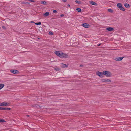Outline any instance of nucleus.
<instances>
[{
	"label": "nucleus",
	"instance_id": "nucleus-36",
	"mask_svg": "<svg viewBox=\"0 0 131 131\" xmlns=\"http://www.w3.org/2000/svg\"><path fill=\"white\" fill-rule=\"evenodd\" d=\"M27 116H28V117H29V115H27Z\"/></svg>",
	"mask_w": 131,
	"mask_h": 131
},
{
	"label": "nucleus",
	"instance_id": "nucleus-27",
	"mask_svg": "<svg viewBox=\"0 0 131 131\" xmlns=\"http://www.w3.org/2000/svg\"><path fill=\"white\" fill-rule=\"evenodd\" d=\"M2 28L4 29H6V28L4 26H2Z\"/></svg>",
	"mask_w": 131,
	"mask_h": 131
},
{
	"label": "nucleus",
	"instance_id": "nucleus-3",
	"mask_svg": "<svg viewBox=\"0 0 131 131\" xmlns=\"http://www.w3.org/2000/svg\"><path fill=\"white\" fill-rule=\"evenodd\" d=\"M117 7L121 10L123 11L125 10V9L123 7H122V4L121 3H118L117 5Z\"/></svg>",
	"mask_w": 131,
	"mask_h": 131
},
{
	"label": "nucleus",
	"instance_id": "nucleus-23",
	"mask_svg": "<svg viewBox=\"0 0 131 131\" xmlns=\"http://www.w3.org/2000/svg\"><path fill=\"white\" fill-rule=\"evenodd\" d=\"M55 69L57 71H59L60 70V69L59 68H55Z\"/></svg>",
	"mask_w": 131,
	"mask_h": 131
},
{
	"label": "nucleus",
	"instance_id": "nucleus-17",
	"mask_svg": "<svg viewBox=\"0 0 131 131\" xmlns=\"http://www.w3.org/2000/svg\"><path fill=\"white\" fill-rule=\"evenodd\" d=\"M75 2L79 4H81V1L77 0L75 1Z\"/></svg>",
	"mask_w": 131,
	"mask_h": 131
},
{
	"label": "nucleus",
	"instance_id": "nucleus-1",
	"mask_svg": "<svg viewBox=\"0 0 131 131\" xmlns=\"http://www.w3.org/2000/svg\"><path fill=\"white\" fill-rule=\"evenodd\" d=\"M54 53L56 55L61 58H67L68 56L67 54L63 53L62 51H56Z\"/></svg>",
	"mask_w": 131,
	"mask_h": 131
},
{
	"label": "nucleus",
	"instance_id": "nucleus-21",
	"mask_svg": "<svg viewBox=\"0 0 131 131\" xmlns=\"http://www.w3.org/2000/svg\"><path fill=\"white\" fill-rule=\"evenodd\" d=\"M76 10L79 12H80L81 11V9L80 8H77Z\"/></svg>",
	"mask_w": 131,
	"mask_h": 131
},
{
	"label": "nucleus",
	"instance_id": "nucleus-22",
	"mask_svg": "<svg viewBox=\"0 0 131 131\" xmlns=\"http://www.w3.org/2000/svg\"><path fill=\"white\" fill-rule=\"evenodd\" d=\"M108 11L111 13H113V10L111 9H108Z\"/></svg>",
	"mask_w": 131,
	"mask_h": 131
},
{
	"label": "nucleus",
	"instance_id": "nucleus-31",
	"mask_svg": "<svg viewBox=\"0 0 131 131\" xmlns=\"http://www.w3.org/2000/svg\"><path fill=\"white\" fill-rule=\"evenodd\" d=\"M64 16V14H61L60 15V16L61 17H62L63 16Z\"/></svg>",
	"mask_w": 131,
	"mask_h": 131
},
{
	"label": "nucleus",
	"instance_id": "nucleus-13",
	"mask_svg": "<svg viewBox=\"0 0 131 131\" xmlns=\"http://www.w3.org/2000/svg\"><path fill=\"white\" fill-rule=\"evenodd\" d=\"M124 6L126 8H128L130 7V5L128 3H125L124 4Z\"/></svg>",
	"mask_w": 131,
	"mask_h": 131
},
{
	"label": "nucleus",
	"instance_id": "nucleus-28",
	"mask_svg": "<svg viewBox=\"0 0 131 131\" xmlns=\"http://www.w3.org/2000/svg\"><path fill=\"white\" fill-rule=\"evenodd\" d=\"M28 1H29L33 2H35V1L33 0H28Z\"/></svg>",
	"mask_w": 131,
	"mask_h": 131
},
{
	"label": "nucleus",
	"instance_id": "nucleus-34",
	"mask_svg": "<svg viewBox=\"0 0 131 131\" xmlns=\"http://www.w3.org/2000/svg\"><path fill=\"white\" fill-rule=\"evenodd\" d=\"M67 6H68V7H70V5L69 4H68L67 5Z\"/></svg>",
	"mask_w": 131,
	"mask_h": 131
},
{
	"label": "nucleus",
	"instance_id": "nucleus-2",
	"mask_svg": "<svg viewBox=\"0 0 131 131\" xmlns=\"http://www.w3.org/2000/svg\"><path fill=\"white\" fill-rule=\"evenodd\" d=\"M103 74L107 77H110L112 76L111 73L109 71H103Z\"/></svg>",
	"mask_w": 131,
	"mask_h": 131
},
{
	"label": "nucleus",
	"instance_id": "nucleus-10",
	"mask_svg": "<svg viewBox=\"0 0 131 131\" xmlns=\"http://www.w3.org/2000/svg\"><path fill=\"white\" fill-rule=\"evenodd\" d=\"M123 58V57H119L115 59V60L116 61H121Z\"/></svg>",
	"mask_w": 131,
	"mask_h": 131
},
{
	"label": "nucleus",
	"instance_id": "nucleus-18",
	"mask_svg": "<svg viewBox=\"0 0 131 131\" xmlns=\"http://www.w3.org/2000/svg\"><path fill=\"white\" fill-rule=\"evenodd\" d=\"M41 3L43 5H46V2L45 1H42L41 2Z\"/></svg>",
	"mask_w": 131,
	"mask_h": 131
},
{
	"label": "nucleus",
	"instance_id": "nucleus-33",
	"mask_svg": "<svg viewBox=\"0 0 131 131\" xmlns=\"http://www.w3.org/2000/svg\"><path fill=\"white\" fill-rule=\"evenodd\" d=\"M80 67H82L83 66V65L82 64H81L80 65Z\"/></svg>",
	"mask_w": 131,
	"mask_h": 131
},
{
	"label": "nucleus",
	"instance_id": "nucleus-20",
	"mask_svg": "<svg viewBox=\"0 0 131 131\" xmlns=\"http://www.w3.org/2000/svg\"><path fill=\"white\" fill-rule=\"evenodd\" d=\"M35 24L37 25H41V23L40 22H39L38 23H35Z\"/></svg>",
	"mask_w": 131,
	"mask_h": 131
},
{
	"label": "nucleus",
	"instance_id": "nucleus-15",
	"mask_svg": "<svg viewBox=\"0 0 131 131\" xmlns=\"http://www.w3.org/2000/svg\"><path fill=\"white\" fill-rule=\"evenodd\" d=\"M49 12H46L44 14V16H47L49 15Z\"/></svg>",
	"mask_w": 131,
	"mask_h": 131
},
{
	"label": "nucleus",
	"instance_id": "nucleus-37",
	"mask_svg": "<svg viewBox=\"0 0 131 131\" xmlns=\"http://www.w3.org/2000/svg\"><path fill=\"white\" fill-rule=\"evenodd\" d=\"M33 22V23H34V22Z\"/></svg>",
	"mask_w": 131,
	"mask_h": 131
},
{
	"label": "nucleus",
	"instance_id": "nucleus-24",
	"mask_svg": "<svg viewBox=\"0 0 131 131\" xmlns=\"http://www.w3.org/2000/svg\"><path fill=\"white\" fill-rule=\"evenodd\" d=\"M5 121L3 119H0V122H5Z\"/></svg>",
	"mask_w": 131,
	"mask_h": 131
},
{
	"label": "nucleus",
	"instance_id": "nucleus-11",
	"mask_svg": "<svg viewBox=\"0 0 131 131\" xmlns=\"http://www.w3.org/2000/svg\"><path fill=\"white\" fill-rule=\"evenodd\" d=\"M11 108H9L7 107H0V110H10Z\"/></svg>",
	"mask_w": 131,
	"mask_h": 131
},
{
	"label": "nucleus",
	"instance_id": "nucleus-14",
	"mask_svg": "<svg viewBox=\"0 0 131 131\" xmlns=\"http://www.w3.org/2000/svg\"><path fill=\"white\" fill-rule=\"evenodd\" d=\"M106 29L108 31H112L114 30V29L112 27H108L106 28Z\"/></svg>",
	"mask_w": 131,
	"mask_h": 131
},
{
	"label": "nucleus",
	"instance_id": "nucleus-35",
	"mask_svg": "<svg viewBox=\"0 0 131 131\" xmlns=\"http://www.w3.org/2000/svg\"><path fill=\"white\" fill-rule=\"evenodd\" d=\"M101 44H99V45H98V46H100V45Z\"/></svg>",
	"mask_w": 131,
	"mask_h": 131
},
{
	"label": "nucleus",
	"instance_id": "nucleus-30",
	"mask_svg": "<svg viewBox=\"0 0 131 131\" xmlns=\"http://www.w3.org/2000/svg\"><path fill=\"white\" fill-rule=\"evenodd\" d=\"M57 12V11L55 10H53V12L54 13H56Z\"/></svg>",
	"mask_w": 131,
	"mask_h": 131
},
{
	"label": "nucleus",
	"instance_id": "nucleus-12",
	"mask_svg": "<svg viewBox=\"0 0 131 131\" xmlns=\"http://www.w3.org/2000/svg\"><path fill=\"white\" fill-rule=\"evenodd\" d=\"M90 3L92 5H94L95 6H97V4L96 3L93 1H90Z\"/></svg>",
	"mask_w": 131,
	"mask_h": 131
},
{
	"label": "nucleus",
	"instance_id": "nucleus-25",
	"mask_svg": "<svg viewBox=\"0 0 131 131\" xmlns=\"http://www.w3.org/2000/svg\"><path fill=\"white\" fill-rule=\"evenodd\" d=\"M20 3H21V4H25L26 2H23V1H21Z\"/></svg>",
	"mask_w": 131,
	"mask_h": 131
},
{
	"label": "nucleus",
	"instance_id": "nucleus-32",
	"mask_svg": "<svg viewBox=\"0 0 131 131\" xmlns=\"http://www.w3.org/2000/svg\"><path fill=\"white\" fill-rule=\"evenodd\" d=\"M63 2H65L66 1V0H62Z\"/></svg>",
	"mask_w": 131,
	"mask_h": 131
},
{
	"label": "nucleus",
	"instance_id": "nucleus-6",
	"mask_svg": "<svg viewBox=\"0 0 131 131\" xmlns=\"http://www.w3.org/2000/svg\"><path fill=\"white\" fill-rule=\"evenodd\" d=\"M101 80L102 81L105 82H111V80L110 79H103Z\"/></svg>",
	"mask_w": 131,
	"mask_h": 131
},
{
	"label": "nucleus",
	"instance_id": "nucleus-7",
	"mask_svg": "<svg viewBox=\"0 0 131 131\" xmlns=\"http://www.w3.org/2000/svg\"><path fill=\"white\" fill-rule=\"evenodd\" d=\"M10 71L12 73L14 74H17L19 72L18 71L16 70H10Z\"/></svg>",
	"mask_w": 131,
	"mask_h": 131
},
{
	"label": "nucleus",
	"instance_id": "nucleus-4",
	"mask_svg": "<svg viewBox=\"0 0 131 131\" xmlns=\"http://www.w3.org/2000/svg\"><path fill=\"white\" fill-rule=\"evenodd\" d=\"M9 103L5 102H2L0 104V106H6L9 105Z\"/></svg>",
	"mask_w": 131,
	"mask_h": 131
},
{
	"label": "nucleus",
	"instance_id": "nucleus-19",
	"mask_svg": "<svg viewBox=\"0 0 131 131\" xmlns=\"http://www.w3.org/2000/svg\"><path fill=\"white\" fill-rule=\"evenodd\" d=\"M4 85L3 84H0V90L4 87Z\"/></svg>",
	"mask_w": 131,
	"mask_h": 131
},
{
	"label": "nucleus",
	"instance_id": "nucleus-26",
	"mask_svg": "<svg viewBox=\"0 0 131 131\" xmlns=\"http://www.w3.org/2000/svg\"><path fill=\"white\" fill-rule=\"evenodd\" d=\"M49 34L50 35H52L53 34V33L51 32H49Z\"/></svg>",
	"mask_w": 131,
	"mask_h": 131
},
{
	"label": "nucleus",
	"instance_id": "nucleus-9",
	"mask_svg": "<svg viewBox=\"0 0 131 131\" xmlns=\"http://www.w3.org/2000/svg\"><path fill=\"white\" fill-rule=\"evenodd\" d=\"M82 26L85 28H88L89 27V25L87 23H84L82 24Z\"/></svg>",
	"mask_w": 131,
	"mask_h": 131
},
{
	"label": "nucleus",
	"instance_id": "nucleus-29",
	"mask_svg": "<svg viewBox=\"0 0 131 131\" xmlns=\"http://www.w3.org/2000/svg\"><path fill=\"white\" fill-rule=\"evenodd\" d=\"M25 4H30V3L27 2H26Z\"/></svg>",
	"mask_w": 131,
	"mask_h": 131
},
{
	"label": "nucleus",
	"instance_id": "nucleus-16",
	"mask_svg": "<svg viewBox=\"0 0 131 131\" xmlns=\"http://www.w3.org/2000/svg\"><path fill=\"white\" fill-rule=\"evenodd\" d=\"M62 67L64 68L67 67H68V66L67 65L63 63L62 64Z\"/></svg>",
	"mask_w": 131,
	"mask_h": 131
},
{
	"label": "nucleus",
	"instance_id": "nucleus-8",
	"mask_svg": "<svg viewBox=\"0 0 131 131\" xmlns=\"http://www.w3.org/2000/svg\"><path fill=\"white\" fill-rule=\"evenodd\" d=\"M31 106L32 107H35L37 108H40L42 107L41 106H40L38 104L32 105Z\"/></svg>",
	"mask_w": 131,
	"mask_h": 131
},
{
	"label": "nucleus",
	"instance_id": "nucleus-5",
	"mask_svg": "<svg viewBox=\"0 0 131 131\" xmlns=\"http://www.w3.org/2000/svg\"><path fill=\"white\" fill-rule=\"evenodd\" d=\"M96 74L101 78H102L103 77V72L102 73L100 72L97 71L96 72Z\"/></svg>",
	"mask_w": 131,
	"mask_h": 131
}]
</instances>
